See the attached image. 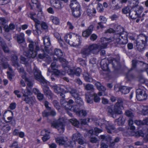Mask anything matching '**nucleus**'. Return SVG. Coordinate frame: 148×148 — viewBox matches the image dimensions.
I'll return each instance as SVG.
<instances>
[{"label": "nucleus", "mask_w": 148, "mask_h": 148, "mask_svg": "<svg viewBox=\"0 0 148 148\" xmlns=\"http://www.w3.org/2000/svg\"><path fill=\"white\" fill-rule=\"evenodd\" d=\"M101 42L98 44H93L89 46L84 47L81 49V53L84 58H86L92 53L97 50L98 51L101 49H104L107 47V40H104V38H101Z\"/></svg>", "instance_id": "1"}, {"label": "nucleus", "mask_w": 148, "mask_h": 148, "mask_svg": "<svg viewBox=\"0 0 148 148\" xmlns=\"http://www.w3.org/2000/svg\"><path fill=\"white\" fill-rule=\"evenodd\" d=\"M101 66L104 71H108L109 70L108 64L111 65L114 69L115 71L118 70L120 68V63L118 60L111 58L108 60L102 59L100 62Z\"/></svg>", "instance_id": "2"}, {"label": "nucleus", "mask_w": 148, "mask_h": 148, "mask_svg": "<svg viewBox=\"0 0 148 148\" xmlns=\"http://www.w3.org/2000/svg\"><path fill=\"white\" fill-rule=\"evenodd\" d=\"M123 103L122 99L119 98L117 99V102L114 104V107L112 105L108 106L106 110L108 114L113 117L114 114H122L121 108H123Z\"/></svg>", "instance_id": "3"}, {"label": "nucleus", "mask_w": 148, "mask_h": 148, "mask_svg": "<svg viewBox=\"0 0 148 148\" xmlns=\"http://www.w3.org/2000/svg\"><path fill=\"white\" fill-rule=\"evenodd\" d=\"M28 53L26 56L29 58H34L37 54V52L40 49L44 51L42 47H40L39 45L37 42H31L29 45Z\"/></svg>", "instance_id": "4"}, {"label": "nucleus", "mask_w": 148, "mask_h": 148, "mask_svg": "<svg viewBox=\"0 0 148 148\" xmlns=\"http://www.w3.org/2000/svg\"><path fill=\"white\" fill-rule=\"evenodd\" d=\"M139 64H140V65L142 66L145 65H146V64L143 62L137 60L136 59H134L132 60L131 68L129 70L128 73L126 74V76L127 77H128L129 74L131 71L132 70H134L135 71L138 73H140L146 71L145 68L144 69H137V65Z\"/></svg>", "instance_id": "5"}, {"label": "nucleus", "mask_w": 148, "mask_h": 148, "mask_svg": "<svg viewBox=\"0 0 148 148\" xmlns=\"http://www.w3.org/2000/svg\"><path fill=\"white\" fill-rule=\"evenodd\" d=\"M23 94V99L27 103L29 104L30 106H32L35 103V99L34 97H29V95L31 94V92L29 88H26V90L22 89L21 91Z\"/></svg>", "instance_id": "6"}, {"label": "nucleus", "mask_w": 148, "mask_h": 148, "mask_svg": "<svg viewBox=\"0 0 148 148\" xmlns=\"http://www.w3.org/2000/svg\"><path fill=\"white\" fill-rule=\"evenodd\" d=\"M143 10V8L142 6L132 8L129 12L130 17L132 19H135L138 17H139Z\"/></svg>", "instance_id": "7"}, {"label": "nucleus", "mask_w": 148, "mask_h": 148, "mask_svg": "<svg viewBox=\"0 0 148 148\" xmlns=\"http://www.w3.org/2000/svg\"><path fill=\"white\" fill-rule=\"evenodd\" d=\"M102 38H104V40H106L107 42L106 45L107 46L109 42L114 41L115 45L116 47H119L120 45H124L127 43V41L125 40V41H123L121 40L120 38L118 36H116V37H111L109 38H107L106 37H102Z\"/></svg>", "instance_id": "8"}, {"label": "nucleus", "mask_w": 148, "mask_h": 148, "mask_svg": "<svg viewBox=\"0 0 148 148\" xmlns=\"http://www.w3.org/2000/svg\"><path fill=\"white\" fill-rule=\"evenodd\" d=\"M51 126L57 129L60 133L63 132L64 129L65 125L63 121L59 119L51 123Z\"/></svg>", "instance_id": "9"}, {"label": "nucleus", "mask_w": 148, "mask_h": 148, "mask_svg": "<svg viewBox=\"0 0 148 148\" xmlns=\"http://www.w3.org/2000/svg\"><path fill=\"white\" fill-rule=\"evenodd\" d=\"M136 97L139 101L145 100L147 98V95L145 89L139 88L136 90Z\"/></svg>", "instance_id": "10"}, {"label": "nucleus", "mask_w": 148, "mask_h": 148, "mask_svg": "<svg viewBox=\"0 0 148 148\" xmlns=\"http://www.w3.org/2000/svg\"><path fill=\"white\" fill-rule=\"evenodd\" d=\"M33 71L35 78L40 82L41 85L42 84V83L47 82L42 76L41 72L38 69L34 68Z\"/></svg>", "instance_id": "11"}, {"label": "nucleus", "mask_w": 148, "mask_h": 148, "mask_svg": "<svg viewBox=\"0 0 148 148\" xmlns=\"http://www.w3.org/2000/svg\"><path fill=\"white\" fill-rule=\"evenodd\" d=\"M48 82L42 83L41 84L43 89V92L45 95L48 97L49 99H52L53 95V93L50 90L47 86Z\"/></svg>", "instance_id": "12"}, {"label": "nucleus", "mask_w": 148, "mask_h": 148, "mask_svg": "<svg viewBox=\"0 0 148 148\" xmlns=\"http://www.w3.org/2000/svg\"><path fill=\"white\" fill-rule=\"evenodd\" d=\"M93 83L99 91L98 93L99 96H105L106 95L105 92L106 90V88L103 86L100 82L95 81Z\"/></svg>", "instance_id": "13"}, {"label": "nucleus", "mask_w": 148, "mask_h": 148, "mask_svg": "<svg viewBox=\"0 0 148 148\" xmlns=\"http://www.w3.org/2000/svg\"><path fill=\"white\" fill-rule=\"evenodd\" d=\"M9 66L7 58L3 56H0V69H7Z\"/></svg>", "instance_id": "14"}, {"label": "nucleus", "mask_w": 148, "mask_h": 148, "mask_svg": "<svg viewBox=\"0 0 148 148\" xmlns=\"http://www.w3.org/2000/svg\"><path fill=\"white\" fill-rule=\"evenodd\" d=\"M73 103H69L64 108L67 110H73L74 112H75L76 114L80 110V109L82 108H83L80 107L78 105H73L72 106L71 104Z\"/></svg>", "instance_id": "15"}, {"label": "nucleus", "mask_w": 148, "mask_h": 148, "mask_svg": "<svg viewBox=\"0 0 148 148\" xmlns=\"http://www.w3.org/2000/svg\"><path fill=\"white\" fill-rule=\"evenodd\" d=\"M62 93L61 92L59 93L60 94V95L61 98L60 103L62 107L64 108L69 103H74V101L71 99H69L68 102L66 101L65 99V95Z\"/></svg>", "instance_id": "16"}, {"label": "nucleus", "mask_w": 148, "mask_h": 148, "mask_svg": "<svg viewBox=\"0 0 148 148\" xmlns=\"http://www.w3.org/2000/svg\"><path fill=\"white\" fill-rule=\"evenodd\" d=\"M73 35L71 33L67 34L65 35L64 37V39L66 42L69 44L71 46H75L76 45L77 41L73 42L72 41V39Z\"/></svg>", "instance_id": "17"}, {"label": "nucleus", "mask_w": 148, "mask_h": 148, "mask_svg": "<svg viewBox=\"0 0 148 148\" xmlns=\"http://www.w3.org/2000/svg\"><path fill=\"white\" fill-rule=\"evenodd\" d=\"M99 138L108 142H109V146L110 147H112L115 145V142L111 141L112 137L109 135L105 136L103 135H101L99 136Z\"/></svg>", "instance_id": "18"}, {"label": "nucleus", "mask_w": 148, "mask_h": 148, "mask_svg": "<svg viewBox=\"0 0 148 148\" xmlns=\"http://www.w3.org/2000/svg\"><path fill=\"white\" fill-rule=\"evenodd\" d=\"M140 38V41H138L137 40L136 42V47L137 50L139 51H142L144 49L145 46H147L145 44H143L141 40V39H143V37H142V34L139 36Z\"/></svg>", "instance_id": "19"}, {"label": "nucleus", "mask_w": 148, "mask_h": 148, "mask_svg": "<svg viewBox=\"0 0 148 148\" xmlns=\"http://www.w3.org/2000/svg\"><path fill=\"white\" fill-rule=\"evenodd\" d=\"M50 2L52 6L58 9H61L63 7L62 3L58 0H51Z\"/></svg>", "instance_id": "20"}, {"label": "nucleus", "mask_w": 148, "mask_h": 148, "mask_svg": "<svg viewBox=\"0 0 148 148\" xmlns=\"http://www.w3.org/2000/svg\"><path fill=\"white\" fill-rule=\"evenodd\" d=\"M114 89L115 90L118 91H120L122 94H125L128 93L130 91L129 88L125 86H121L118 88V89L117 90V88L114 86Z\"/></svg>", "instance_id": "21"}, {"label": "nucleus", "mask_w": 148, "mask_h": 148, "mask_svg": "<svg viewBox=\"0 0 148 148\" xmlns=\"http://www.w3.org/2000/svg\"><path fill=\"white\" fill-rule=\"evenodd\" d=\"M50 111L49 112H47L46 111H44L42 113V115L44 117H47L49 115H51L52 116H55L56 114V113L55 111L53 109L49 110Z\"/></svg>", "instance_id": "22"}, {"label": "nucleus", "mask_w": 148, "mask_h": 148, "mask_svg": "<svg viewBox=\"0 0 148 148\" xmlns=\"http://www.w3.org/2000/svg\"><path fill=\"white\" fill-rule=\"evenodd\" d=\"M71 10L78 8L80 7L79 3L76 0H71V3L69 5Z\"/></svg>", "instance_id": "23"}, {"label": "nucleus", "mask_w": 148, "mask_h": 148, "mask_svg": "<svg viewBox=\"0 0 148 148\" xmlns=\"http://www.w3.org/2000/svg\"><path fill=\"white\" fill-rule=\"evenodd\" d=\"M67 138H58L56 139V142L59 143V145H64L65 146H67L66 143H67Z\"/></svg>", "instance_id": "24"}, {"label": "nucleus", "mask_w": 148, "mask_h": 148, "mask_svg": "<svg viewBox=\"0 0 148 148\" xmlns=\"http://www.w3.org/2000/svg\"><path fill=\"white\" fill-rule=\"evenodd\" d=\"M52 88L54 92L56 93L59 94L61 92H63L64 89L61 88L60 86L57 85L52 86Z\"/></svg>", "instance_id": "25"}, {"label": "nucleus", "mask_w": 148, "mask_h": 148, "mask_svg": "<svg viewBox=\"0 0 148 148\" xmlns=\"http://www.w3.org/2000/svg\"><path fill=\"white\" fill-rule=\"evenodd\" d=\"M116 36H118V37H120L121 36V38L123 39V41H125V40H126L127 41V33L125 32H123V33H116L115 34H114V37H116Z\"/></svg>", "instance_id": "26"}, {"label": "nucleus", "mask_w": 148, "mask_h": 148, "mask_svg": "<svg viewBox=\"0 0 148 148\" xmlns=\"http://www.w3.org/2000/svg\"><path fill=\"white\" fill-rule=\"evenodd\" d=\"M43 43L45 46V50L50 45V42L49 38L47 36H46L43 38Z\"/></svg>", "instance_id": "27"}, {"label": "nucleus", "mask_w": 148, "mask_h": 148, "mask_svg": "<svg viewBox=\"0 0 148 148\" xmlns=\"http://www.w3.org/2000/svg\"><path fill=\"white\" fill-rule=\"evenodd\" d=\"M83 77L85 81L87 82H92V79L90 75L88 73L85 72L84 73Z\"/></svg>", "instance_id": "28"}, {"label": "nucleus", "mask_w": 148, "mask_h": 148, "mask_svg": "<svg viewBox=\"0 0 148 148\" xmlns=\"http://www.w3.org/2000/svg\"><path fill=\"white\" fill-rule=\"evenodd\" d=\"M99 18L101 22L98 23V25L97 27V28H103V26L102 25V22L105 23L107 21V19L105 17L102 16H100Z\"/></svg>", "instance_id": "29"}, {"label": "nucleus", "mask_w": 148, "mask_h": 148, "mask_svg": "<svg viewBox=\"0 0 148 148\" xmlns=\"http://www.w3.org/2000/svg\"><path fill=\"white\" fill-rule=\"evenodd\" d=\"M73 16L75 17H79L81 15V8L79 7L78 8H76L71 10Z\"/></svg>", "instance_id": "30"}, {"label": "nucleus", "mask_w": 148, "mask_h": 148, "mask_svg": "<svg viewBox=\"0 0 148 148\" xmlns=\"http://www.w3.org/2000/svg\"><path fill=\"white\" fill-rule=\"evenodd\" d=\"M11 60L13 63V65L14 66H19L18 63V57L15 55H13L12 56Z\"/></svg>", "instance_id": "31"}, {"label": "nucleus", "mask_w": 148, "mask_h": 148, "mask_svg": "<svg viewBox=\"0 0 148 148\" xmlns=\"http://www.w3.org/2000/svg\"><path fill=\"white\" fill-rule=\"evenodd\" d=\"M25 80L28 87L30 88H32L34 85V81L26 77H25Z\"/></svg>", "instance_id": "32"}, {"label": "nucleus", "mask_w": 148, "mask_h": 148, "mask_svg": "<svg viewBox=\"0 0 148 148\" xmlns=\"http://www.w3.org/2000/svg\"><path fill=\"white\" fill-rule=\"evenodd\" d=\"M85 98L87 102L88 103H92L93 102V94L92 95L90 94L85 95Z\"/></svg>", "instance_id": "33"}, {"label": "nucleus", "mask_w": 148, "mask_h": 148, "mask_svg": "<svg viewBox=\"0 0 148 148\" xmlns=\"http://www.w3.org/2000/svg\"><path fill=\"white\" fill-rule=\"evenodd\" d=\"M79 37L77 36H75L74 34H73V38L72 39V41L73 42H75V41H77V44L75 46H72L75 47L78 46L80 44L79 42Z\"/></svg>", "instance_id": "34"}, {"label": "nucleus", "mask_w": 148, "mask_h": 148, "mask_svg": "<svg viewBox=\"0 0 148 148\" xmlns=\"http://www.w3.org/2000/svg\"><path fill=\"white\" fill-rule=\"evenodd\" d=\"M107 132L111 134L115 129L114 126L113 125H108L106 127Z\"/></svg>", "instance_id": "35"}, {"label": "nucleus", "mask_w": 148, "mask_h": 148, "mask_svg": "<svg viewBox=\"0 0 148 148\" xmlns=\"http://www.w3.org/2000/svg\"><path fill=\"white\" fill-rule=\"evenodd\" d=\"M55 55H56L59 59H61L63 55V52L61 50L59 49H56L55 50Z\"/></svg>", "instance_id": "36"}, {"label": "nucleus", "mask_w": 148, "mask_h": 148, "mask_svg": "<svg viewBox=\"0 0 148 148\" xmlns=\"http://www.w3.org/2000/svg\"><path fill=\"white\" fill-rule=\"evenodd\" d=\"M75 102L80 106V107H83L84 103L82 99L80 97H78L77 98H76L75 99Z\"/></svg>", "instance_id": "37"}, {"label": "nucleus", "mask_w": 148, "mask_h": 148, "mask_svg": "<svg viewBox=\"0 0 148 148\" xmlns=\"http://www.w3.org/2000/svg\"><path fill=\"white\" fill-rule=\"evenodd\" d=\"M77 115L81 117H84L86 116L87 112L86 110H79L76 113Z\"/></svg>", "instance_id": "38"}, {"label": "nucleus", "mask_w": 148, "mask_h": 148, "mask_svg": "<svg viewBox=\"0 0 148 148\" xmlns=\"http://www.w3.org/2000/svg\"><path fill=\"white\" fill-rule=\"evenodd\" d=\"M69 121L74 126L76 127H79V121L73 118L70 119L69 120Z\"/></svg>", "instance_id": "39"}, {"label": "nucleus", "mask_w": 148, "mask_h": 148, "mask_svg": "<svg viewBox=\"0 0 148 148\" xmlns=\"http://www.w3.org/2000/svg\"><path fill=\"white\" fill-rule=\"evenodd\" d=\"M70 93L71 95L72 96L75 98V99L76 98H77L78 97H80L78 93L77 90L75 89H73Z\"/></svg>", "instance_id": "40"}, {"label": "nucleus", "mask_w": 148, "mask_h": 148, "mask_svg": "<svg viewBox=\"0 0 148 148\" xmlns=\"http://www.w3.org/2000/svg\"><path fill=\"white\" fill-rule=\"evenodd\" d=\"M11 129L10 126L8 124L3 125L1 128V130L4 133L8 132Z\"/></svg>", "instance_id": "41"}, {"label": "nucleus", "mask_w": 148, "mask_h": 148, "mask_svg": "<svg viewBox=\"0 0 148 148\" xmlns=\"http://www.w3.org/2000/svg\"><path fill=\"white\" fill-rule=\"evenodd\" d=\"M87 14L88 16H94V14L96 12V10L95 8H93L92 10L88 9L87 10Z\"/></svg>", "instance_id": "42"}, {"label": "nucleus", "mask_w": 148, "mask_h": 148, "mask_svg": "<svg viewBox=\"0 0 148 148\" xmlns=\"http://www.w3.org/2000/svg\"><path fill=\"white\" fill-rule=\"evenodd\" d=\"M17 40L19 43H21L23 42L24 41V35L23 34H21L17 37Z\"/></svg>", "instance_id": "43"}, {"label": "nucleus", "mask_w": 148, "mask_h": 148, "mask_svg": "<svg viewBox=\"0 0 148 148\" xmlns=\"http://www.w3.org/2000/svg\"><path fill=\"white\" fill-rule=\"evenodd\" d=\"M84 89L87 90H94V88L93 86L90 84H88L86 85L84 84Z\"/></svg>", "instance_id": "44"}, {"label": "nucleus", "mask_w": 148, "mask_h": 148, "mask_svg": "<svg viewBox=\"0 0 148 148\" xmlns=\"http://www.w3.org/2000/svg\"><path fill=\"white\" fill-rule=\"evenodd\" d=\"M1 44L2 49L6 53L9 52V50L7 45L5 42H1Z\"/></svg>", "instance_id": "45"}, {"label": "nucleus", "mask_w": 148, "mask_h": 148, "mask_svg": "<svg viewBox=\"0 0 148 148\" xmlns=\"http://www.w3.org/2000/svg\"><path fill=\"white\" fill-rule=\"evenodd\" d=\"M64 86L65 89L66 90H65L64 89L63 92L64 93H67L69 92L70 93L71 91L73 89H74L73 88H72L71 86L68 85Z\"/></svg>", "instance_id": "46"}, {"label": "nucleus", "mask_w": 148, "mask_h": 148, "mask_svg": "<svg viewBox=\"0 0 148 148\" xmlns=\"http://www.w3.org/2000/svg\"><path fill=\"white\" fill-rule=\"evenodd\" d=\"M142 113L144 115H148V106H142Z\"/></svg>", "instance_id": "47"}, {"label": "nucleus", "mask_w": 148, "mask_h": 148, "mask_svg": "<svg viewBox=\"0 0 148 148\" xmlns=\"http://www.w3.org/2000/svg\"><path fill=\"white\" fill-rule=\"evenodd\" d=\"M50 18L51 19L54 24L55 25H58L59 23V20L57 17L51 16Z\"/></svg>", "instance_id": "48"}, {"label": "nucleus", "mask_w": 148, "mask_h": 148, "mask_svg": "<svg viewBox=\"0 0 148 148\" xmlns=\"http://www.w3.org/2000/svg\"><path fill=\"white\" fill-rule=\"evenodd\" d=\"M92 30L91 29H89L88 28L86 31L83 32L82 35L84 37H86L88 36L91 33Z\"/></svg>", "instance_id": "49"}, {"label": "nucleus", "mask_w": 148, "mask_h": 148, "mask_svg": "<svg viewBox=\"0 0 148 148\" xmlns=\"http://www.w3.org/2000/svg\"><path fill=\"white\" fill-rule=\"evenodd\" d=\"M142 36L143 37V39H141L143 44L146 45H148V36L147 37L143 34H142Z\"/></svg>", "instance_id": "50"}, {"label": "nucleus", "mask_w": 148, "mask_h": 148, "mask_svg": "<svg viewBox=\"0 0 148 148\" xmlns=\"http://www.w3.org/2000/svg\"><path fill=\"white\" fill-rule=\"evenodd\" d=\"M117 120L119 125H122L124 123L125 119L122 116H120Z\"/></svg>", "instance_id": "51"}, {"label": "nucleus", "mask_w": 148, "mask_h": 148, "mask_svg": "<svg viewBox=\"0 0 148 148\" xmlns=\"http://www.w3.org/2000/svg\"><path fill=\"white\" fill-rule=\"evenodd\" d=\"M102 131V130L97 127H95L94 129V130L92 132L93 134H95L96 136H97L99 133L101 132Z\"/></svg>", "instance_id": "52"}, {"label": "nucleus", "mask_w": 148, "mask_h": 148, "mask_svg": "<svg viewBox=\"0 0 148 148\" xmlns=\"http://www.w3.org/2000/svg\"><path fill=\"white\" fill-rule=\"evenodd\" d=\"M81 134L79 133H76L73 135L72 140L74 141H77L78 139L80 138Z\"/></svg>", "instance_id": "53"}, {"label": "nucleus", "mask_w": 148, "mask_h": 148, "mask_svg": "<svg viewBox=\"0 0 148 148\" xmlns=\"http://www.w3.org/2000/svg\"><path fill=\"white\" fill-rule=\"evenodd\" d=\"M93 101L96 103H98L100 101V98L97 95L96 93H94L93 94Z\"/></svg>", "instance_id": "54"}, {"label": "nucleus", "mask_w": 148, "mask_h": 148, "mask_svg": "<svg viewBox=\"0 0 148 148\" xmlns=\"http://www.w3.org/2000/svg\"><path fill=\"white\" fill-rule=\"evenodd\" d=\"M131 11L130 7L128 6L125 7L122 9V12L124 14H127L128 13L129 14Z\"/></svg>", "instance_id": "55"}, {"label": "nucleus", "mask_w": 148, "mask_h": 148, "mask_svg": "<svg viewBox=\"0 0 148 148\" xmlns=\"http://www.w3.org/2000/svg\"><path fill=\"white\" fill-rule=\"evenodd\" d=\"M97 9L98 11L100 12H103L104 10L102 4L100 3H99L98 4L97 6Z\"/></svg>", "instance_id": "56"}, {"label": "nucleus", "mask_w": 148, "mask_h": 148, "mask_svg": "<svg viewBox=\"0 0 148 148\" xmlns=\"http://www.w3.org/2000/svg\"><path fill=\"white\" fill-rule=\"evenodd\" d=\"M129 3L130 5H132L131 6H132V8L135 7H138L137 6L138 4V0H134Z\"/></svg>", "instance_id": "57"}, {"label": "nucleus", "mask_w": 148, "mask_h": 148, "mask_svg": "<svg viewBox=\"0 0 148 148\" xmlns=\"http://www.w3.org/2000/svg\"><path fill=\"white\" fill-rule=\"evenodd\" d=\"M125 114L128 117H132L134 116V114L132 111L130 110H126L125 112Z\"/></svg>", "instance_id": "58"}, {"label": "nucleus", "mask_w": 148, "mask_h": 148, "mask_svg": "<svg viewBox=\"0 0 148 148\" xmlns=\"http://www.w3.org/2000/svg\"><path fill=\"white\" fill-rule=\"evenodd\" d=\"M74 71L75 72V75L77 76H79L80 75V73L82 71V70L81 69L78 67L75 70H74Z\"/></svg>", "instance_id": "59"}, {"label": "nucleus", "mask_w": 148, "mask_h": 148, "mask_svg": "<svg viewBox=\"0 0 148 148\" xmlns=\"http://www.w3.org/2000/svg\"><path fill=\"white\" fill-rule=\"evenodd\" d=\"M50 138L49 135V134H46L42 138V140L44 142H46Z\"/></svg>", "instance_id": "60"}, {"label": "nucleus", "mask_w": 148, "mask_h": 148, "mask_svg": "<svg viewBox=\"0 0 148 148\" xmlns=\"http://www.w3.org/2000/svg\"><path fill=\"white\" fill-rule=\"evenodd\" d=\"M116 32L115 30H114L113 28H109L105 32V35H108V34L112 33H114Z\"/></svg>", "instance_id": "61"}, {"label": "nucleus", "mask_w": 148, "mask_h": 148, "mask_svg": "<svg viewBox=\"0 0 148 148\" xmlns=\"http://www.w3.org/2000/svg\"><path fill=\"white\" fill-rule=\"evenodd\" d=\"M67 73L69 75L72 77H73L74 75H75L74 70L69 69L67 71Z\"/></svg>", "instance_id": "62"}, {"label": "nucleus", "mask_w": 148, "mask_h": 148, "mask_svg": "<svg viewBox=\"0 0 148 148\" xmlns=\"http://www.w3.org/2000/svg\"><path fill=\"white\" fill-rule=\"evenodd\" d=\"M35 23V28H38V27H39V25H41V23L40 21L38 20L36 18L34 19L33 20Z\"/></svg>", "instance_id": "63"}, {"label": "nucleus", "mask_w": 148, "mask_h": 148, "mask_svg": "<svg viewBox=\"0 0 148 148\" xmlns=\"http://www.w3.org/2000/svg\"><path fill=\"white\" fill-rule=\"evenodd\" d=\"M99 123L98 122L96 123V125H102L103 124H105L107 122V121H105L103 119H100L99 121Z\"/></svg>", "instance_id": "64"}]
</instances>
